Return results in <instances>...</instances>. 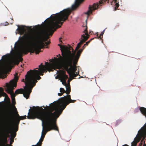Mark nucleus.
<instances>
[{
  "mask_svg": "<svg viewBox=\"0 0 146 146\" xmlns=\"http://www.w3.org/2000/svg\"><path fill=\"white\" fill-rule=\"evenodd\" d=\"M9 57L7 55H4L2 56V59L4 61L6 62L4 66L6 68H11L12 65V61L10 60H7Z\"/></svg>",
  "mask_w": 146,
  "mask_h": 146,
  "instance_id": "obj_11",
  "label": "nucleus"
},
{
  "mask_svg": "<svg viewBox=\"0 0 146 146\" xmlns=\"http://www.w3.org/2000/svg\"><path fill=\"white\" fill-rule=\"evenodd\" d=\"M67 47L68 48V49L71 52V51H70L71 50H72V51L73 52H74L73 49L71 46H70L69 48Z\"/></svg>",
  "mask_w": 146,
  "mask_h": 146,
  "instance_id": "obj_21",
  "label": "nucleus"
},
{
  "mask_svg": "<svg viewBox=\"0 0 146 146\" xmlns=\"http://www.w3.org/2000/svg\"><path fill=\"white\" fill-rule=\"evenodd\" d=\"M2 71L1 68H0V76L2 75Z\"/></svg>",
  "mask_w": 146,
  "mask_h": 146,
  "instance_id": "obj_24",
  "label": "nucleus"
},
{
  "mask_svg": "<svg viewBox=\"0 0 146 146\" xmlns=\"http://www.w3.org/2000/svg\"><path fill=\"white\" fill-rule=\"evenodd\" d=\"M6 77V76H5L4 77V76H3V77H2V78H4Z\"/></svg>",
  "mask_w": 146,
  "mask_h": 146,
  "instance_id": "obj_29",
  "label": "nucleus"
},
{
  "mask_svg": "<svg viewBox=\"0 0 146 146\" xmlns=\"http://www.w3.org/2000/svg\"><path fill=\"white\" fill-rule=\"evenodd\" d=\"M60 92H61L63 94L64 93H66L67 94H69V93H67V89H66V90L65 91L64 89L62 88H60Z\"/></svg>",
  "mask_w": 146,
  "mask_h": 146,
  "instance_id": "obj_17",
  "label": "nucleus"
},
{
  "mask_svg": "<svg viewBox=\"0 0 146 146\" xmlns=\"http://www.w3.org/2000/svg\"><path fill=\"white\" fill-rule=\"evenodd\" d=\"M122 146H129L127 144H125L124 145H122Z\"/></svg>",
  "mask_w": 146,
  "mask_h": 146,
  "instance_id": "obj_28",
  "label": "nucleus"
},
{
  "mask_svg": "<svg viewBox=\"0 0 146 146\" xmlns=\"http://www.w3.org/2000/svg\"><path fill=\"white\" fill-rule=\"evenodd\" d=\"M113 1L111 2V4L112 5V3H115V11L116 10L118 7L119 6V4L118 3V2L117 1V0H113Z\"/></svg>",
  "mask_w": 146,
  "mask_h": 146,
  "instance_id": "obj_12",
  "label": "nucleus"
},
{
  "mask_svg": "<svg viewBox=\"0 0 146 146\" xmlns=\"http://www.w3.org/2000/svg\"><path fill=\"white\" fill-rule=\"evenodd\" d=\"M58 45L60 48L62 56L59 55L60 58H57L54 57V59H50V61L52 63L50 64L48 66H47L49 63L48 62H46V72L48 70L50 72L53 71V70H60L62 68V66L70 76V67H71V63L72 52L65 46L59 44Z\"/></svg>",
  "mask_w": 146,
  "mask_h": 146,
  "instance_id": "obj_4",
  "label": "nucleus"
},
{
  "mask_svg": "<svg viewBox=\"0 0 146 146\" xmlns=\"http://www.w3.org/2000/svg\"><path fill=\"white\" fill-rule=\"evenodd\" d=\"M139 141V139L135 138L134 141L131 143V146H136L137 143Z\"/></svg>",
  "mask_w": 146,
  "mask_h": 146,
  "instance_id": "obj_13",
  "label": "nucleus"
},
{
  "mask_svg": "<svg viewBox=\"0 0 146 146\" xmlns=\"http://www.w3.org/2000/svg\"><path fill=\"white\" fill-rule=\"evenodd\" d=\"M17 131L18 129L15 131L11 126L9 125L5 130L6 133L3 134L2 136L0 146H6V144L7 142V137H11V142H13L14 139L16 135V132Z\"/></svg>",
  "mask_w": 146,
  "mask_h": 146,
  "instance_id": "obj_6",
  "label": "nucleus"
},
{
  "mask_svg": "<svg viewBox=\"0 0 146 146\" xmlns=\"http://www.w3.org/2000/svg\"><path fill=\"white\" fill-rule=\"evenodd\" d=\"M108 3H109V1H108Z\"/></svg>",
  "mask_w": 146,
  "mask_h": 146,
  "instance_id": "obj_31",
  "label": "nucleus"
},
{
  "mask_svg": "<svg viewBox=\"0 0 146 146\" xmlns=\"http://www.w3.org/2000/svg\"><path fill=\"white\" fill-rule=\"evenodd\" d=\"M18 79V73H16L14 79L10 81L9 84L6 83L7 88L6 91L8 93L11 94L12 102L13 104L15 102V97L17 94H15V93H14L13 90L14 89V87L15 88L17 86Z\"/></svg>",
  "mask_w": 146,
  "mask_h": 146,
  "instance_id": "obj_7",
  "label": "nucleus"
},
{
  "mask_svg": "<svg viewBox=\"0 0 146 146\" xmlns=\"http://www.w3.org/2000/svg\"><path fill=\"white\" fill-rule=\"evenodd\" d=\"M143 146H146V144H144L143 145Z\"/></svg>",
  "mask_w": 146,
  "mask_h": 146,
  "instance_id": "obj_30",
  "label": "nucleus"
},
{
  "mask_svg": "<svg viewBox=\"0 0 146 146\" xmlns=\"http://www.w3.org/2000/svg\"><path fill=\"white\" fill-rule=\"evenodd\" d=\"M20 120H21V119L19 118H16L15 120V123L16 124V125L18 126V125L19 123V122ZM17 129H18V127H17V128L16 129V130H15V131L16 130H17Z\"/></svg>",
  "mask_w": 146,
  "mask_h": 146,
  "instance_id": "obj_14",
  "label": "nucleus"
},
{
  "mask_svg": "<svg viewBox=\"0 0 146 146\" xmlns=\"http://www.w3.org/2000/svg\"><path fill=\"white\" fill-rule=\"evenodd\" d=\"M10 115L12 117H13L14 116V114L12 112H11L10 113Z\"/></svg>",
  "mask_w": 146,
  "mask_h": 146,
  "instance_id": "obj_22",
  "label": "nucleus"
},
{
  "mask_svg": "<svg viewBox=\"0 0 146 146\" xmlns=\"http://www.w3.org/2000/svg\"><path fill=\"white\" fill-rule=\"evenodd\" d=\"M61 39H62V38H59V41H60V42H61V43H62V40H61Z\"/></svg>",
  "mask_w": 146,
  "mask_h": 146,
  "instance_id": "obj_26",
  "label": "nucleus"
},
{
  "mask_svg": "<svg viewBox=\"0 0 146 146\" xmlns=\"http://www.w3.org/2000/svg\"><path fill=\"white\" fill-rule=\"evenodd\" d=\"M76 101V100H72L70 95H68L50 104L49 106H46V133L52 130L59 131L57 119L67 105Z\"/></svg>",
  "mask_w": 146,
  "mask_h": 146,
  "instance_id": "obj_2",
  "label": "nucleus"
},
{
  "mask_svg": "<svg viewBox=\"0 0 146 146\" xmlns=\"http://www.w3.org/2000/svg\"><path fill=\"white\" fill-rule=\"evenodd\" d=\"M65 73V71L61 70L60 71L58 76L62 84L66 86L67 89V93H70L71 91L70 85L69 83L68 84L66 83V80L68 78V77L67 75H66Z\"/></svg>",
  "mask_w": 146,
  "mask_h": 146,
  "instance_id": "obj_8",
  "label": "nucleus"
},
{
  "mask_svg": "<svg viewBox=\"0 0 146 146\" xmlns=\"http://www.w3.org/2000/svg\"><path fill=\"white\" fill-rule=\"evenodd\" d=\"M59 55H60V54H59L58 55L56 56V57H58V58H60V56H59Z\"/></svg>",
  "mask_w": 146,
  "mask_h": 146,
  "instance_id": "obj_27",
  "label": "nucleus"
},
{
  "mask_svg": "<svg viewBox=\"0 0 146 146\" xmlns=\"http://www.w3.org/2000/svg\"><path fill=\"white\" fill-rule=\"evenodd\" d=\"M2 94H4V95H7V94L3 92V89L1 88H0V98L2 96Z\"/></svg>",
  "mask_w": 146,
  "mask_h": 146,
  "instance_id": "obj_18",
  "label": "nucleus"
},
{
  "mask_svg": "<svg viewBox=\"0 0 146 146\" xmlns=\"http://www.w3.org/2000/svg\"><path fill=\"white\" fill-rule=\"evenodd\" d=\"M94 39V38H92V39H91L90 40L87 42L86 44H85V45H86V46H87L88 45V44L90 43V41L92 40H93V39Z\"/></svg>",
  "mask_w": 146,
  "mask_h": 146,
  "instance_id": "obj_20",
  "label": "nucleus"
},
{
  "mask_svg": "<svg viewBox=\"0 0 146 146\" xmlns=\"http://www.w3.org/2000/svg\"><path fill=\"white\" fill-rule=\"evenodd\" d=\"M85 44L82 47V48L77 51L76 54L75 52L72 53L71 54V67H70V76L72 77V79L74 77H76L78 74V72L77 73L76 64L79 59L80 56L83 50L86 47Z\"/></svg>",
  "mask_w": 146,
  "mask_h": 146,
  "instance_id": "obj_5",
  "label": "nucleus"
},
{
  "mask_svg": "<svg viewBox=\"0 0 146 146\" xmlns=\"http://www.w3.org/2000/svg\"><path fill=\"white\" fill-rule=\"evenodd\" d=\"M27 116L26 115L23 116H20L19 118L23 120L26 118Z\"/></svg>",
  "mask_w": 146,
  "mask_h": 146,
  "instance_id": "obj_19",
  "label": "nucleus"
},
{
  "mask_svg": "<svg viewBox=\"0 0 146 146\" xmlns=\"http://www.w3.org/2000/svg\"><path fill=\"white\" fill-rule=\"evenodd\" d=\"M14 107L15 108V111H14V114L17 117L16 118H19L20 116L18 114L15 107L14 106Z\"/></svg>",
  "mask_w": 146,
  "mask_h": 146,
  "instance_id": "obj_15",
  "label": "nucleus"
},
{
  "mask_svg": "<svg viewBox=\"0 0 146 146\" xmlns=\"http://www.w3.org/2000/svg\"><path fill=\"white\" fill-rule=\"evenodd\" d=\"M25 27L24 26H20L18 25V28L17 29L20 35L24 34L22 36L19 37L22 46L18 50L19 56L15 60L17 65L23 60L22 57L23 54H26L28 52L33 53L35 52L36 54H38L40 52V49L45 46L46 20L43 24L35 26V29L36 31L35 37L33 34H26Z\"/></svg>",
  "mask_w": 146,
  "mask_h": 146,
  "instance_id": "obj_1",
  "label": "nucleus"
},
{
  "mask_svg": "<svg viewBox=\"0 0 146 146\" xmlns=\"http://www.w3.org/2000/svg\"><path fill=\"white\" fill-rule=\"evenodd\" d=\"M84 27H85V28L84 30V31L83 32L85 33L82 35L81 38V40L79 42L78 44L77 45L75 51L73 52H75L76 53V51L80 47L81 45L87 40L89 37V35L88 34L87 30V27L86 25L85 26H84Z\"/></svg>",
  "mask_w": 146,
  "mask_h": 146,
  "instance_id": "obj_9",
  "label": "nucleus"
},
{
  "mask_svg": "<svg viewBox=\"0 0 146 146\" xmlns=\"http://www.w3.org/2000/svg\"><path fill=\"white\" fill-rule=\"evenodd\" d=\"M44 62V65L42 63L38 66V70H31L27 72L25 79H23L21 81L25 83V86L24 87V89L17 90L15 92V94H23L26 99L29 98L33 88L37 82V80H39L41 78L40 76L42 75L46 70V62Z\"/></svg>",
  "mask_w": 146,
  "mask_h": 146,
  "instance_id": "obj_3",
  "label": "nucleus"
},
{
  "mask_svg": "<svg viewBox=\"0 0 146 146\" xmlns=\"http://www.w3.org/2000/svg\"><path fill=\"white\" fill-rule=\"evenodd\" d=\"M70 80L69 79H68V81H67V82H68V83L67 84H68L69 83L70 84Z\"/></svg>",
  "mask_w": 146,
  "mask_h": 146,
  "instance_id": "obj_25",
  "label": "nucleus"
},
{
  "mask_svg": "<svg viewBox=\"0 0 146 146\" xmlns=\"http://www.w3.org/2000/svg\"><path fill=\"white\" fill-rule=\"evenodd\" d=\"M108 0H100L99 2V3H94L92 7L90 5L88 8V11L85 13V14L88 15H89L90 14L92 13V10H95L100 7V5L102 6Z\"/></svg>",
  "mask_w": 146,
  "mask_h": 146,
  "instance_id": "obj_10",
  "label": "nucleus"
},
{
  "mask_svg": "<svg viewBox=\"0 0 146 146\" xmlns=\"http://www.w3.org/2000/svg\"><path fill=\"white\" fill-rule=\"evenodd\" d=\"M63 94L61 92L60 93H58V95L59 96H61L63 95Z\"/></svg>",
  "mask_w": 146,
  "mask_h": 146,
  "instance_id": "obj_23",
  "label": "nucleus"
},
{
  "mask_svg": "<svg viewBox=\"0 0 146 146\" xmlns=\"http://www.w3.org/2000/svg\"><path fill=\"white\" fill-rule=\"evenodd\" d=\"M105 29L103 30V31H102L101 34L100 35V36H98V33H97V36L98 37V38H100L101 39H102V38H103V35L104 34L105 32Z\"/></svg>",
  "mask_w": 146,
  "mask_h": 146,
  "instance_id": "obj_16",
  "label": "nucleus"
}]
</instances>
